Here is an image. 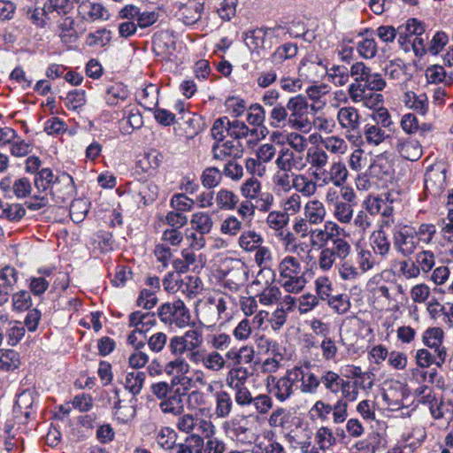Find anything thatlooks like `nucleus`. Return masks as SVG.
<instances>
[{"instance_id":"nucleus-32","label":"nucleus","mask_w":453,"mask_h":453,"mask_svg":"<svg viewBox=\"0 0 453 453\" xmlns=\"http://www.w3.org/2000/svg\"><path fill=\"white\" fill-rule=\"evenodd\" d=\"M215 203L221 211H234L239 203V196L233 190L222 188L215 192Z\"/></svg>"},{"instance_id":"nucleus-53","label":"nucleus","mask_w":453,"mask_h":453,"mask_svg":"<svg viewBox=\"0 0 453 453\" xmlns=\"http://www.w3.org/2000/svg\"><path fill=\"white\" fill-rule=\"evenodd\" d=\"M231 432L236 441L242 444L251 443L254 439V434L251 429L242 424L240 420L231 421Z\"/></svg>"},{"instance_id":"nucleus-62","label":"nucleus","mask_w":453,"mask_h":453,"mask_svg":"<svg viewBox=\"0 0 453 453\" xmlns=\"http://www.w3.org/2000/svg\"><path fill=\"white\" fill-rule=\"evenodd\" d=\"M285 142L289 146L288 148H290V150L300 155L304 152L308 147L307 138L297 132L288 133L285 135Z\"/></svg>"},{"instance_id":"nucleus-15","label":"nucleus","mask_w":453,"mask_h":453,"mask_svg":"<svg viewBox=\"0 0 453 453\" xmlns=\"http://www.w3.org/2000/svg\"><path fill=\"white\" fill-rule=\"evenodd\" d=\"M275 165L280 171L300 172L306 166L303 156L288 147H282L277 154Z\"/></svg>"},{"instance_id":"nucleus-64","label":"nucleus","mask_w":453,"mask_h":453,"mask_svg":"<svg viewBox=\"0 0 453 453\" xmlns=\"http://www.w3.org/2000/svg\"><path fill=\"white\" fill-rule=\"evenodd\" d=\"M315 441L320 449L325 450L335 443V437L333 431L327 426H321L315 434Z\"/></svg>"},{"instance_id":"nucleus-7","label":"nucleus","mask_w":453,"mask_h":453,"mask_svg":"<svg viewBox=\"0 0 453 453\" xmlns=\"http://www.w3.org/2000/svg\"><path fill=\"white\" fill-rule=\"evenodd\" d=\"M160 320L170 326L183 328L190 322V313L180 299L163 303L157 309Z\"/></svg>"},{"instance_id":"nucleus-58","label":"nucleus","mask_w":453,"mask_h":453,"mask_svg":"<svg viewBox=\"0 0 453 453\" xmlns=\"http://www.w3.org/2000/svg\"><path fill=\"white\" fill-rule=\"evenodd\" d=\"M293 174L295 173L279 170L273 177L274 188L284 193L289 192L293 188Z\"/></svg>"},{"instance_id":"nucleus-40","label":"nucleus","mask_w":453,"mask_h":453,"mask_svg":"<svg viewBox=\"0 0 453 453\" xmlns=\"http://www.w3.org/2000/svg\"><path fill=\"white\" fill-rule=\"evenodd\" d=\"M73 5L70 0H47L43 4V12L51 15L56 13L58 17L68 16L72 12Z\"/></svg>"},{"instance_id":"nucleus-11","label":"nucleus","mask_w":453,"mask_h":453,"mask_svg":"<svg viewBox=\"0 0 453 453\" xmlns=\"http://www.w3.org/2000/svg\"><path fill=\"white\" fill-rule=\"evenodd\" d=\"M203 343L202 331L197 328H191L182 335H175L170 338L168 348L171 354H184L186 349L202 348Z\"/></svg>"},{"instance_id":"nucleus-3","label":"nucleus","mask_w":453,"mask_h":453,"mask_svg":"<svg viewBox=\"0 0 453 453\" xmlns=\"http://www.w3.org/2000/svg\"><path fill=\"white\" fill-rule=\"evenodd\" d=\"M278 283L288 293H300L305 287L306 279L303 272L302 264L294 256L287 255L278 263Z\"/></svg>"},{"instance_id":"nucleus-52","label":"nucleus","mask_w":453,"mask_h":453,"mask_svg":"<svg viewBox=\"0 0 453 453\" xmlns=\"http://www.w3.org/2000/svg\"><path fill=\"white\" fill-rule=\"evenodd\" d=\"M226 366V357L219 351L212 350L206 352L203 367L211 372H219Z\"/></svg>"},{"instance_id":"nucleus-55","label":"nucleus","mask_w":453,"mask_h":453,"mask_svg":"<svg viewBox=\"0 0 453 453\" xmlns=\"http://www.w3.org/2000/svg\"><path fill=\"white\" fill-rule=\"evenodd\" d=\"M248 369L244 366H233L226 375V384L230 388L234 386H245V382L249 378Z\"/></svg>"},{"instance_id":"nucleus-12","label":"nucleus","mask_w":453,"mask_h":453,"mask_svg":"<svg viewBox=\"0 0 453 453\" xmlns=\"http://www.w3.org/2000/svg\"><path fill=\"white\" fill-rule=\"evenodd\" d=\"M311 175L319 187L327 186L330 183L335 187H342L347 180L348 170L344 163L335 161L330 165L328 170L324 168L322 171L313 172Z\"/></svg>"},{"instance_id":"nucleus-50","label":"nucleus","mask_w":453,"mask_h":453,"mask_svg":"<svg viewBox=\"0 0 453 453\" xmlns=\"http://www.w3.org/2000/svg\"><path fill=\"white\" fill-rule=\"evenodd\" d=\"M127 96V89L122 84L116 83L107 88L105 101L107 104L113 106L124 102Z\"/></svg>"},{"instance_id":"nucleus-10","label":"nucleus","mask_w":453,"mask_h":453,"mask_svg":"<svg viewBox=\"0 0 453 453\" xmlns=\"http://www.w3.org/2000/svg\"><path fill=\"white\" fill-rule=\"evenodd\" d=\"M336 119L348 139L360 134L362 116L356 107L349 105L339 108Z\"/></svg>"},{"instance_id":"nucleus-5","label":"nucleus","mask_w":453,"mask_h":453,"mask_svg":"<svg viewBox=\"0 0 453 453\" xmlns=\"http://www.w3.org/2000/svg\"><path fill=\"white\" fill-rule=\"evenodd\" d=\"M175 422L176 428L184 434H189L188 438L196 445H202L203 436H210L214 434V425L211 421L197 418L191 413H182L177 416Z\"/></svg>"},{"instance_id":"nucleus-56","label":"nucleus","mask_w":453,"mask_h":453,"mask_svg":"<svg viewBox=\"0 0 453 453\" xmlns=\"http://www.w3.org/2000/svg\"><path fill=\"white\" fill-rule=\"evenodd\" d=\"M237 148L232 141H226L223 143L216 142L212 146V157L216 160H226L228 157L235 155Z\"/></svg>"},{"instance_id":"nucleus-33","label":"nucleus","mask_w":453,"mask_h":453,"mask_svg":"<svg viewBox=\"0 0 453 453\" xmlns=\"http://www.w3.org/2000/svg\"><path fill=\"white\" fill-rule=\"evenodd\" d=\"M191 230L208 234L214 226L212 216L208 211H196L190 219Z\"/></svg>"},{"instance_id":"nucleus-21","label":"nucleus","mask_w":453,"mask_h":453,"mask_svg":"<svg viewBox=\"0 0 453 453\" xmlns=\"http://www.w3.org/2000/svg\"><path fill=\"white\" fill-rule=\"evenodd\" d=\"M326 69L318 58L315 60L306 58L299 66V74L310 82H316L326 73Z\"/></svg>"},{"instance_id":"nucleus-4","label":"nucleus","mask_w":453,"mask_h":453,"mask_svg":"<svg viewBox=\"0 0 453 453\" xmlns=\"http://www.w3.org/2000/svg\"><path fill=\"white\" fill-rule=\"evenodd\" d=\"M233 298L224 294L208 296L199 309L201 320L206 326L226 323L232 318Z\"/></svg>"},{"instance_id":"nucleus-18","label":"nucleus","mask_w":453,"mask_h":453,"mask_svg":"<svg viewBox=\"0 0 453 453\" xmlns=\"http://www.w3.org/2000/svg\"><path fill=\"white\" fill-rule=\"evenodd\" d=\"M117 397H119L116 392ZM113 416L119 423H128L136 414V399L132 397L129 400L119 399L113 404Z\"/></svg>"},{"instance_id":"nucleus-57","label":"nucleus","mask_w":453,"mask_h":453,"mask_svg":"<svg viewBox=\"0 0 453 453\" xmlns=\"http://www.w3.org/2000/svg\"><path fill=\"white\" fill-rule=\"evenodd\" d=\"M174 358L170 360L164 365V372L167 375H173V373H184L188 371L189 365L183 357L184 354H172Z\"/></svg>"},{"instance_id":"nucleus-25","label":"nucleus","mask_w":453,"mask_h":453,"mask_svg":"<svg viewBox=\"0 0 453 453\" xmlns=\"http://www.w3.org/2000/svg\"><path fill=\"white\" fill-rule=\"evenodd\" d=\"M303 215L311 225H320L326 219V211L321 201L312 199L304 204Z\"/></svg>"},{"instance_id":"nucleus-14","label":"nucleus","mask_w":453,"mask_h":453,"mask_svg":"<svg viewBox=\"0 0 453 453\" xmlns=\"http://www.w3.org/2000/svg\"><path fill=\"white\" fill-rule=\"evenodd\" d=\"M204 10V3L199 0H188L185 3L177 4V14L179 19L188 26L197 23Z\"/></svg>"},{"instance_id":"nucleus-20","label":"nucleus","mask_w":453,"mask_h":453,"mask_svg":"<svg viewBox=\"0 0 453 453\" xmlns=\"http://www.w3.org/2000/svg\"><path fill=\"white\" fill-rule=\"evenodd\" d=\"M335 194V191L332 192V189H329L326 196L327 202L333 203V215L338 222L342 224H349L353 219L354 206L350 205L349 203L340 202L338 196H335L334 199L333 196Z\"/></svg>"},{"instance_id":"nucleus-29","label":"nucleus","mask_w":453,"mask_h":453,"mask_svg":"<svg viewBox=\"0 0 453 453\" xmlns=\"http://www.w3.org/2000/svg\"><path fill=\"white\" fill-rule=\"evenodd\" d=\"M359 36L364 37L362 41L357 43V51L361 57L370 59L377 54V43L374 41V32L372 29L366 28L358 34Z\"/></svg>"},{"instance_id":"nucleus-16","label":"nucleus","mask_w":453,"mask_h":453,"mask_svg":"<svg viewBox=\"0 0 453 453\" xmlns=\"http://www.w3.org/2000/svg\"><path fill=\"white\" fill-rule=\"evenodd\" d=\"M444 333L440 327H430L427 328L423 334L424 344L433 349L434 352H438V362L437 366L441 367L446 361L447 350L442 346Z\"/></svg>"},{"instance_id":"nucleus-35","label":"nucleus","mask_w":453,"mask_h":453,"mask_svg":"<svg viewBox=\"0 0 453 453\" xmlns=\"http://www.w3.org/2000/svg\"><path fill=\"white\" fill-rule=\"evenodd\" d=\"M370 241L372 250L376 255L385 257L390 253L391 243L384 231H374L370 237Z\"/></svg>"},{"instance_id":"nucleus-59","label":"nucleus","mask_w":453,"mask_h":453,"mask_svg":"<svg viewBox=\"0 0 453 453\" xmlns=\"http://www.w3.org/2000/svg\"><path fill=\"white\" fill-rule=\"evenodd\" d=\"M222 181V173L214 166L205 168L201 174L202 185L206 188H213Z\"/></svg>"},{"instance_id":"nucleus-13","label":"nucleus","mask_w":453,"mask_h":453,"mask_svg":"<svg viewBox=\"0 0 453 453\" xmlns=\"http://www.w3.org/2000/svg\"><path fill=\"white\" fill-rule=\"evenodd\" d=\"M311 366L310 362H304L303 365L289 370L291 379L300 383V390L304 394H316L319 388V376L311 372Z\"/></svg>"},{"instance_id":"nucleus-61","label":"nucleus","mask_w":453,"mask_h":453,"mask_svg":"<svg viewBox=\"0 0 453 453\" xmlns=\"http://www.w3.org/2000/svg\"><path fill=\"white\" fill-rule=\"evenodd\" d=\"M426 76L429 82L438 83L445 82L451 84L453 82L452 74L447 75L444 68L441 65H434L426 70Z\"/></svg>"},{"instance_id":"nucleus-60","label":"nucleus","mask_w":453,"mask_h":453,"mask_svg":"<svg viewBox=\"0 0 453 453\" xmlns=\"http://www.w3.org/2000/svg\"><path fill=\"white\" fill-rule=\"evenodd\" d=\"M19 365V354L13 349H0V370L12 371Z\"/></svg>"},{"instance_id":"nucleus-1","label":"nucleus","mask_w":453,"mask_h":453,"mask_svg":"<svg viewBox=\"0 0 453 453\" xmlns=\"http://www.w3.org/2000/svg\"><path fill=\"white\" fill-rule=\"evenodd\" d=\"M350 76L353 81L348 87V96L354 104H359L368 109H376L381 104L383 96L376 93L386 87V81L381 74L373 72L364 62L351 65Z\"/></svg>"},{"instance_id":"nucleus-36","label":"nucleus","mask_w":453,"mask_h":453,"mask_svg":"<svg viewBox=\"0 0 453 453\" xmlns=\"http://www.w3.org/2000/svg\"><path fill=\"white\" fill-rule=\"evenodd\" d=\"M159 408L164 414L179 416L184 412L182 395L177 390L173 395L162 400Z\"/></svg>"},{"instance_id":"nucleus-39","label":"nucleus","mask_w":453,"mask_h":453,"mask_svg":"<svg viewBox=\"0 0 453 453\" xmlns=\"http://www.w3.org/2000/svg\"><path fill=\"white\" fill-rule=\"evenodd\" d=\"M262 242L263 238L261 234L254 230L243 231L238 238L239 247L247 252L255 251Z\"/></svg>"},{"instance_id":"nucleus-19","label":"nucleus","mask_w":453,"mask_h":453,"mask_svg":"<svg viewBox=\"0 0 453 453\" xmlns=\"http://www.w3.org/2000/svg\"><path fill=\"white\" fill-rule=\"evenodd\" d=\"M311 432L305 429L303 430H291L287 439L293 449H300L302 453H319L314 446H311Z\"/></svg>"},{"instance_id":"nucleus-23","label":"nucleus","mask_w":453,"mask_h":453,"mask_svg":"<svg viewBox=\"0 0 453 453\" xmlns=\"http://www.w3.org/2000/svg\"><path fill=\"white\" fill-rule=\"evenodd\" d=\"M56 181L50 187V193L56 197V202H64L73 190V180L68 173L57 175Z\"/></svg>"},{"instance_id":"nucleus-34","label":"nucleus","mask_w":453,"mask_h":453,"mask_svg":"<svg viewBox=\"0 0 453 453\" xmlns=\"http://www.w3.org/2000/svg\"><path fill=\"white\" fill-rule=\"evenodd\" d=\"M215 415L217 418H227L233 411L234 402L232 395L225 391L220 390L215 393Z\"/></svg>"},{"instance_id":"nucleus-46","label":"nucleus","mask_w":453,"mask_h":453,"mask_svg":"<svg viewBox=\"0 0 453 453\" xmlns=\"http://www.w3.org/2000/svg\"><path fill=\"white\" fill-rule=\"evenodd\" d=\"M271 29L256 28L248 31L244 36V42L251 51H257L263 48L266 34Z\"/></svg>"},{"instance_id":"nucleus-8","label":"nucleus","mask_w":453,"mask_h":453,"mask_svg":"<svg viewBox=\"0 0 453 453\" xmlns=\"http://www.w3.org/2000/svg\"><path fill=\"white\" fill-rule=\"evenodd\" d=\"M288 126L295 130L303 131L310 127L308 119V103L305 97L296 96L287 103Z\"/></svg>"},{"instance_id":"nucleus-45","label":"nucleus","mask_w":453,"mask_h":453,"mask_svg":"<svg viewBox=\"0 0 453 453\" xmlns=\"http://www.w3.org/2000/svg\"><path fill=\"white\" fill-rule=\"evenodd\" d=\"M328 81L336 87L345 86L349 81L350 72L344 65H333L326 69Z\"/></svg>"},{"instance_id":"nucleus-6","label":"nucleus","mask_w":453,"mask_h":453,"mask_svg":"<svg viewBox=\"0 0 453 453\" xmlns=\"http://www.w3.org/2000/svg\"><path fill=\"white\" fill-rule=\"evenodd\" d=\"M393 249L403 257H410L419 247L421 238L413 226L397 223L391 230Z\"/></svg>"},{"instance_id":"nucleus-37","label":"nucleus","mask_w":453,"mask_h":453,"mask_svg":"<svg viewBox=\"0 0 453 453\" xmlns=\"http://www.w3.org/2000/svg\"><path fill=\"white\" fill-rule=\"evenodd\" d=\"M176 431L170 426H161L155 434L157 445L164 450H171L177 441Z\"/></svg>"},{"instance_id":"nucleus-44","label":"nucleus","mask_w":453,"mask_h":453,"mask_svg":"<svg viewBox=\"0 0 453 453\" xmlns=\"http://www.w3.org/2000/svg\"><path fill=\"white\" fill-rule=\"evenodd\" d=\"M145 372L133 371L126 374L124 386L133 395L140 394L145 381Z\"/></svg>"},{"instance_id":"nucleus-43","label":"nucleus","mask_w":453,"mask_h":453,"mask_svg":"<svg viewBox=\"0 0 453 453\" xmlns=\"http://www.w3.org/2000/svg\"><path fill=\"white\" fill-rule=\"evenodd\" d=\"M306 160L314 172H319L327 165L328 155L323 149L311 148L308 150Z\"/></svg>"},{"instance_id":"nucleus-31","label":"nucleus","mask_w":453,"mask_h":453,"mask_svg":"<svg viewBox=\"0 0 453 453\" xmlns=\"http://www.w3.org/2000/svg\"><path fill=\"white\" fill-rule=\"evenodd\" d=\"M294 379L289 375V370L287 374L276 380L271 392L280 402L288 399L294 393Z\"/></svg>"},{"instance_id":"nucleus-26","label":"nucleus","mask_w":453,"mask_h":453,"mask_svg":"<svg viewBox=\"0 0 453 453\" xmlns=\"http://www.w3.org/2000/svg\"><path fill=\"white\" fill-rule=\"evenodd\" d=\"M292 182L296 193L305 197L312 196L318 190V181H316L314 178L311 179L303 173L293 174Z\"/></svg>"},{"instance_id":"nucleus-47","label":"nucleus","mask_w":453,"mask_h":453,"mask_svg":"<svg viewBox=\"0 0 453 453\" xmlns=\"http://www.w3.org/2000/svg\"><path fill=\"white\" fill-rule=\"evenodd\" d=\"M242 229V221L235 215H227L220 223V233L226 236L235 237Z\"/></svg>"},{"instance_id":"nucleus-41","label":"nucleus","mask_w":453,"mask_h":453,"mask_svg":"<svg viewBox=\"0 0 453 453\" xmlns=\"http://www.w3.org/2000/svg\"><path fill=\"white\" fill-rule=\"evenodd\" d=\"M269 125L273 128H282L288 126V112L287 104H278L272 107L268 116Z\"/></svg>"},{"instance_id":"nucleus-51","label":"nucleus","mask_w":453,"mask_h":453,"mask_svg":"<svg viewBox=\"0 0 453 453\" xmlns=\"http://www.w3.org/2000/svg\"><path fill=\"white\" fill-rule=\"evenodd\" d=\"M79 12L84 19L96 20L104 18L105 9L101 4L86 1L79 5Z\"/></svg>"},{"instance_id":"nucleus-30","label":"nucleus","mask_w":453,"mask_h":453,"mask_svg":"<svg viewBox=\"0 0 453 453\" xmlns=\"http://www.w3.org/2000/svg\"><path fill=\"white\" fill-rule=\"evenodd\" d=\"M245 280L246 273L242 266L233 267L225 273L222 286L226 289L236 292L244 284Z\"/></svg>"},{"instance_id":"nucleus-42","label":"nucleus","mask_w":453,"mask_h":453,"mask_svg":"<svg viewBox=\"0 0 453 453\" xmlns=\"http://www.w3.org/2000/svg\"><path fill=\"white\" fill-rule=\"evenodd\" d=\"M159 89L157 85L149 84L137 93L140 104L148 110H152L157 104Z\"/></svg>"},{"instance_id":"nucleus-28","label":"nucleus","mask_w":453,"mask_h":453,"mask_svg":"<svg viewBox=\"0 0 453 453\" xmlns=\"http://www.w3.org/2000/svg\"><path fill=\"white\" fill-rule=\"evenodd\" d=\"M75 21L71 16L62 17L58 20V35L64 43H73L78 39L74 27Z\"/></svg>"},{"instance_id":"nucleus-49","label":"nucleus","mask_w":453,"mask_h":453,"mask_svg":"<svg viewBox=\"0 0 453 453\" xmlns=\"http://www.w3.org/2000/svg\"><path fill=\"white\" fill-rule=\"evenodd\" d=\"M252 202L254 206L259 211L267 212L271 210L274 197L273 195L269 191H263V189H257L255 195H253L252 198L249 200Z\"/></svg>"},{"instance_id":"nucleus-2","label":"nucleus","mask_w":453,"mask_h":453,"mask_svg":"<svg viewBox=\"0 0 453 453\" xmlns=\"http://www.w3.org/2000/svg\"><path fill=\"white\" fill-rule=\"evenodd\" d=\"M351 250V245L348 241H336L332 249L324 250V253L318 257L319 268L323 272H328L339 260L336 268L341 280L349 282L357 280L362 273L354 262L349 259Z\"/></svg>"},{"instance_id":"nucleus-24","label":"nucleus","mask_w":453,"mask_h":453,"mask_svg":"<svg viewBox=\"0 0 453 453\" xmlns=\"http://www.w3.org/2000/svg\"><path fill=\"white\" fill-rule=\"evenodd\" d=\"M424 24L417 19H410L407 22L397 28L398 42L404 45L416 35H423L425 33Z\"/></svg>"},{"instance_id":"nucleus-63","label":"nucleus","mask_w":453,"mask_h":453,"mask_svg":"<svg viewBox=\"0 0 453 453\" xmlns=\"http://www.w3.org/2000/svg\"><path fill=\"white\" fill-rule=\"evenodd\" d=\"M34 404V393L31 390H24L20 393L16 400V409L17 412L19 411L20 414L24 415L26 418H28L30 415V410Z\"/></svg>"},{"instance_id":"nucleus-22","label":"nucleus","mask_w":453,"mask_h":453,"mask_svg":"<svg viewBox=\"0 0 453 453\" xmlns=\"http://www.w3.org/2000/svg\"><path fill=\"white\" fill-rule=\"evenodd\" d=\"M226 362L229 361L233 366H243L251 364L255 358V349L252 346L244 345L240 348H230L226 355Z\"/></svg>"},{"instance_id":"nucleus-9","label":"nucleus","mask_w":453,"mask_h":453,"mask_svg":"<svg viewBox=\"0 0 453 453\" xmlns=\"http://www.w3.org/2000/svg\"><path fill=\"white\" fill-rule=\"evenodd\" d=\"M339 229V225L332 221L326 222L325 228L311 229L309 236L310 244L312 248H318L320 250L318 257H320L322 253H324V250L332 249L336 241H347L342 237L334 236V232L338 234Z\"/></svg>"},{"instance_id":"nucleus-27","label":"nucleus","mask_w":453,"mask_h":453,"mask_svg":"<svg viewBox=\"0 0 453 453\" xmlns=\"http://www.w3.org/2000/svg\"><path fill=\"white\" fill-rule=\"evenodd\" d=\"M395 149L407 160L416 161L422 156L421 145L415 140L398 139Z\"/></svg>"},{"instance_id":"nucleus-17","label":"nucleus","mask_w":453,"mask_h":453,"mask_svg":"<svg viewBox=\"0 0 453 453\" xmlns=\"http://www.w3.org/2000/svg\"><path fill=\"white\" fill-rule=\"evenodd\" d=\"M17 281L18 273L14 267L5 265L0 269V305L8 302Z\"/></svg>"},{"instance_id":"nucleus-38","label":"nucleus","mask_w":453,"mask_h":453,"mask_svg":"<svg viewBox=\"0 0 453 453\" xmlns=\"http://www.w3.org/2000/svg\"><path fill=\"white\" fill-rule=\"evenodd\" d=\"M343 379L332 370H325L319 376V385L322 384L326 390L332 394H338L342 386Z\"/></svg>"},{"instance_id":"nucleus-48","label":"nucleus","mask_w":453,"mask_h":453,"mask_svg":"<svg viewBox=\"0 0 453 453\" xmlns=\"http://www.w3.org/2000/svg\"><path fill=\"white\" fill-rule=\"evenodd\" d=\"M364 136L366 142L370 145L377 146L382 143L388 134L378 125L366 124L364 131Z\"/></svg>"},{"instance_id":"nucleus-54","label":"nucleus","mask_w":453,"mask_h":453,"mask_svg":"<svg viewBox=\"0 0 453 453\" xmlns=\"http://www.w3.org/2000/svg\"><path fill=\"white\" fill-rule=\"evenodd\" d=\"M55 179H57V175L53 173L51 169L42 168L35 177V186L39 191H46L50 189L56 181Z\"/></svg>"}]
</instances>
